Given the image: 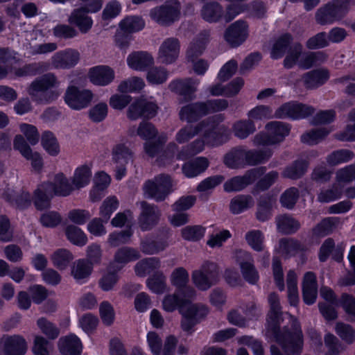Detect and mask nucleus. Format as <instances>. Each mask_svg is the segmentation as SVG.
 <instances>
[{
  "instance_id": "f257e3e1",
  "label": "nucleus",
  "mask_w": 355,
  "mask_h": 355,
  "mask_svg": "<svg viewBox=\"0 0 355 355\" xmlns=\"http://www.w3.org/2000/svg\"><path fill=\"white\" fill-rule=\"evenodd\" d=\"M270 311L268 314V331L275 338L284 354L275 345L270 347L271 355H300L303 349V334L300 323L291 317V324L279 329L282 315L279 297L275 293L268 297Z\"/></svg>"
},
{
  "instance_id": "f03ea898",
  "label": "nucleus",
  "mask_w": 355,
  "mask_h": 355,
  "mask_svg": "<svg viewBox=\"0 0 355 355\" xmlns=\"http://www.w3.org/2000/svg\"><path fill=\"white\" fill-rule=\"evenodd\" d=\"M73 189V184L62 173H58L55 175L53 182H44L38 185L34 191V205L40 210L48 209L54 196H67Z\"/></svg>"
},
{
  "instance_id": "7ed1b4c3",
  "label": "nucleus",
  "mask_w": 355,
  "mask_h": 355,
  "mask_svg": "<svg viewBox=\"0 0 355 355\" xmlns=\"http://www.w3.org/2000/svg\"><path fill=\"white\" fill-rule=\"evenodd\" d=\"M227 106V101L224 99L191 103L181 108L179 114L180 119L188 123L196 122L205 115L224 110Z\"/></svg>"
},
{
  "instance_id": "20e7f679",
  "label": "nucleus",
  "mask_w": 355,
  "mask_h": 355,
  "mask_svg": "<svg viewBox=\"0 0 355 355\" xmlns=\"http://www.w3.org/2000/svg\"><path fill=\"white\" fill-rule=\"evenodd\" d=\"M288 125L281 121H271L266 124V132L257 134L252 142L254 146H270L282 142L289 134Z\"/></svg>"
},
{
  "instance_id": "39448f33",
  "label": "nucleus",
  "mask_w": 355,
  "mask_h": 355,
  "mask_svg": "<svg viewBox=\"0 0 355 355\" xmlns=\"http://www.w3.org/2000/svg\"><path fill=\"white\" fill-rule=\"evenodd\" d=\"M325 60L322 52L318 53H302L301 45H295L293 49H290L284 60V66L287 68L292 67L297 64L300 67L309 69L318 62Z\"/></svg>"
},
{
  "instance_id": "423d86ee",
  "label": "nucleus",
  "mask_w": 355,
  "mask_h": 355,
  "mask_svg": "<svg viewBox=\"0 0 355 355\" xmlns=\"http://www.w3.org/2000/svg\"><path fill=\"white\" fill-rule=\"evenodd\" d=\"M354 4L351 0H334L331 3L320 8L316 13V20L321 24L332 23L341 17Z\"/></svg>"
},
{
  "instance_id": "0eeeda50",
  "label": "nucleus",
  "mask_w": 355,
  "mask_h": 355,
  "mask_svg": "<svg viewBox=\"0 0 355 355\" xmlns=\"http://www.w3.org/2000/svg\"><path fill=\"white\" fill-rule=\"evenodd\" d=\"M208 38L207 33L200 34L190 44L187 51V58L193 63V71L198 75H203L209 68L207 61L202 59L195 61V58L200 55L205 49Z\"/></svg>"
},
{
  "instance_id": "6e6552de",
  "label": "nucleus",
  "mask_w": 355,
  "mask_h": 355,
  "mask_svg": "<svg viewBox=\"0 0 355 355\" xmlns=\"http://www.w3.org/2000/svg\"><path fill=\"white\" fill-rule=\"evenodd\" d=\"M173 183L168 175L160 174L144 184L145 193L157 201H162L172 191Z\"/></svg>"
},
{
  "instance_id": "1a4fd4ad",
  "label": "nucleus",
  "mask_w": 355,
  "mask_h": 355,
  "mask_svg": "<svg viewBox=\"0 0 355 355\" xmlns=\"http://www.w3.org/2000/svg\"><path fill=\"white\" fill-rule=\"evenodd\" d=\"M202 121H207L205 129L201 132L207 145L217 146L228 140L230 132L225 125L216 124L214 119L211 118Z\"/></svg>"
},
{
  "instance_id": "9d476101",
  "label": "nucleus",
  "mask_w": 355,
  "mask_h": 355,
  "mask_svg": "<svg viewBox=\"0 0 355 355\" xmlns=\"http://www.w3.org/2000/svg\"><path fill=\"white\" fill-rule=\"evenodd\" d=\"M265 171V167L250 169L243 175L235 176L226 181L223 184L224 190L226 192L240 191L252 184Z\"/></svg>"
},
{
  "instance_id": "9b49d317",
  "label": "nucleus",
  "mask_w": 355,
  "mask_h": 355,
  "mask_svg": "<svg viewBox=\"0 0 355 355\" xmlns=\"http://www.w3.org/2000/svg\"><path fill=\"white\" fill-rule=\"evenodd\" d=\"M180 13V3L175 0H171L164 6L152 9L150 16L159 24H168L176 20Z\"/></svg>"
},
{
  "instance_id": "f8f14e48",
  "label": "nucleus",
  "mask_w": 355,
  "mask_h": 355,
  "mask_svg": "<svg viewBox=\"0 0 355 355\" xmlns=\"http://www.w3.org/2000/svg\"><path fill=\"white\" fill-rule=\"evenodd\" d=\"M314 112V109L297 102H290L284 104L279 107L275 114V117L279 119L290 118L293 119H299L307 117Z\"/></svg>"
},
{
  "instance_id": "ddd939ff",
  "label": "nucleus",
  "mask_w": 355,
  "mask_h": 355,
  "mask_svg": "<svg viewBox=\"0 0 355 355\" xmlns=\"http://www.w3.org/2000/svg\"><path fill=\"white\" fill-rule=\"evenodd\" d=\"M141 212L138 218V225L142 231H148L157 225L161 211L159 208L146 201L140 202Z\"/></svg>"
},
{
  "instance_id": "4468645a",
  "label": "nucleus",
  "mask_w": 355,
  "mask_h": 355,
  "mask_svg": "<svg viewBox=\"0 0 355 355\" xmlns=\"http://www.w3.org/2000/svg\"><path fill=\"white\" fill-rule=\"evenodd\" d=\"M235 259L240 266L241 273L245 281L252 284H256L259 276L254 266V259L251 254L246 251L238 250L235 252Z\"/></svg>"
},
{
  "instance_id": "2eb2a0df",
  "label": "nucleus",
  "mask_w": 355,
  "mask_h": 355,
  "mask_svg": "<svg viewBox=\"0 0 355 355\" xmlns=\"http://www.w3.org/2000/svg\"><path fill=\"white\" fill-rule=\"evenodd\" d=\"M112 155L115 165V178L121 180L126 174V164L132 160V152L125 145L117 144L113 148Z\"/></svg>"
},
{
  "instance_id": "dca6fc26",
  "label": "nucleus",
  "mask_w": 355,
  "mask_h": 355,
  "mask_svg": "<svg viewBox=\"0 0 355 355\" xmlns=\"http://www.w3.org/2000/svg\"><path fill=\"white\" fill-rule=\"evenodd\" d=\"M249 34L248 25L242 20H238L232 24L224 33L225 42L232 47L242 44L248 38Z\"/></svg>"
},
{
  "instance_id": "f3484780",
  "label": "nucleus",
  "mask_w": 355,
  "mask_h": 355,
  "mask_svg": "<svg viewBox=\"0 0 355 355\" xmlns=\"http://www.w3.org/2000/svg\"><path fill=\"white\" fill-rule=\"evenodd\" d=\"M93 97L91 90H66L64 100L71 109L80 110L89 105Z\"/></svg>"
},
{
  "instance_id": "a211bd4d",
  "label": "nucleus",
  "mask_w": 355,
  "mask_h": 355,
  "mask_svg": "<svg viewBox=\"0 0 355 355\" xmlns=\"http://www.w3.org/2000/svg\"><path fill=\"white\" fill-rule=\"evenodd\" d=\"M157 110L156 104L140 98L130 105L127 111V116L131 120H137L140 117L152 118L156 114Z\"/></svg>"
},
{
  "instance_id": "6ab92c4d",
  "label": "nucleus",
  "mask_w": 355,
  "mask_h": 355,
  "mask_svg": "<svg viewBox=\"0 0 355 355\" xmlns=\"http://www.w3.org/2000/svg\"><path fill=\"white\" fill-rule=\"evenodd\" d=\"M180 48V42L177 39L168 38L159 46L157 59L163 64H172L179 55Z\"/></svg>"
},
{
  "instance_id": "aec40b11",
  "label": "nucleus",
  "mask_w": 355,
  "mask_h": 355,
  "mask_svg": "<svg viewBox=\"0 0 355 355\" xmlns=\"http://www.w3.org/2000/svg\"><path fill=\"white\" fill-rule=\"evenodd\" d=\"M88 78L97 86H106L112 83L115 76L114 71L107 65H97L89 69Z\"/></svg>"
},
{
  "instance_id": "412c9836",
  "label": "nucleus",
  "mask_w": 355,
  "mask_h": 355,
  "mask_svg": "<svg viewBox=\"0 0 355 355\" xmlns=\"http://www.w3.org/2000/svg\"><path fill=\"white\" fill-rule=\"evenodd\" d=\"M27 350V343L20 335L3 337V352L5 355H24Z\"/></svg>"
},
{
  "instance_id": "4be33fe9",
  "label": "nucleus",
  "mask_w": 355,
  "mask_h": 355,
  "mask_svg": "<svg viewBox=\"0 0 355 355\" xmlns=\"http://www.w3.org/2000/svg\"><path fill=\"white\" fill-rule=\"evenodd\" d=\"M302 295L306 304H313L318 295L316 275L313 272L304 274L302 281Z\"/></svg>"
},
{
  "instance_id": "5701e85b",
  "label": "nucleus",
  "mask_w": 355,
  "mask_h": 355,
  "mask_svg": "<svg viewBox=\"0 0 355 355\" xmlns=\"http://www.w3.org/2000/svg\"><path fill=\"white\" fill-rule=\"evenodd\" d=\"M79 58L78 51L67 49L55 53L52 58V64L57 68H70L78 63Z\"/></svg>"
},
{
  "instance_id": "b1692460",
  "label": "nucleus",
  "mask_w": 355,
  "mask_h": 355,
  "mask_svg": "<svg viewBox=\"0 0 355 355\" xmlns=\"http://www.w3.org/2000/svg\"><path fill=\"white\" fill-rule=\"evenodd\" d=\"M3 197L11 205L20 209L29 206L32 199L31 195L28 192L24 191H17L11 188H7L4 191Z\"/></svg>"
},
{
  "instance_id": "393cba45",
  "label": "nucleus",
  "mask_w": 355,
  "mask_h": 355,
  "mask_svg": "<svg viewBox=\"0 0 355 355\" xmlns=\"http://www.w3.org/2000/svg\"><path fill=\"white\" fill-rule=\"evenodd\" d=\"M59 349L62 355H80L82 343L80 340L74 334H71L60 338Z\"/></svg>"
},
{
  "instance_id": "a878e982",
  "label": "nucleus",
  "mask_w": 355,
  "mask_h": 355,
  "mask_svg": "<svg viewBox=\"0 0 355 355\" xmlns=\"http://www.w3.org/2000/svg\"><path fill=\"white\" fill-rule=\"evenodd\" d=\"M153 58L147 52L139 51L130 53L127 58L128 67L136 71H144L153 64Z\"/></svg>"
},
{
  "instance_id": "bb28decb",
  "label": "nucleus",
  "mask_w": 355,
  "mask_h": 355,
  "mask_svg": "<svg viewBox=\"0 0 355 355\" xmlns=\"http://www.w3.org/2000/svg\"><path fill=\"white\" fill-rule=\"evenodd\" d=\"M245 148L239 146L230 150L224 157V164L232 169L245 167Z\"/></svg>"
},
{
  "instance_id": "cd10ccee",
  "label": "nucleus",
  "mask_w": 355,
  "mask_h": 355,
  "mask_svg": "<svg viewBox=\"0 0 355 355\" xmlns=\"http://www.w3.org/2000/svg\"><path fill=\"white\" fill-rule=\"evenodd\" d=\"M208 166V159L204 157H198L184 163L182 170L186 177L191 178L204 172Z\"/></svg>"
},
{
  "instance_id": "c85d7f7f",
  "label": "nucleus",
  "mask_w": 355,
  "mask_h": 355,
  "mask_svg": "<svg viewBox=\"0 0 355 355\" xmlns=\"http://www.w3.org/2000/svg\"><path fill=\"white\" fill-rule=\"evenodd\" d=\"M207 125V121H200L196 125H186L180 128L175 135V141L178 144H184L201 132Z\"/></svg>"
},
{
  "instance_id": "c756f323",
  "label": "nucleus",
  "mask_w": 355,
  "mask_h": 355,
  "mask_svg": "<svg viewBox=\"0 0 355 355\" xmlns=\"http://www.w3.org/2000/svg\"><path fill=\"white\" fill-rule=\"evenodd\" d=\"M85 8L74 10L71 14L69 21L76 25L82 33H87L92 26L93 21L87 15Z\"/></svg>"
},
{
  "instance_id": "7c9ffc66",
  "label": "nucleus",
  "mask_w": 355,
  "mask_h": 355,
  "mask_svg": "<svg viewBox=\"0 0 355 355\" xmlns=\"http://www.w3.org/2000/svg\"><path fill=\"white\" fill-rule=\"evenodd\" d=\"M275 222L277 230L284 234H292L300 228V222L288 214L279 215L276 217Z\"/></svg>"
},
{
  "instance_id": "2f4dec72",
  "label": "nucleus",
  "mask_w": 355,
  "mask_h": 355,
  "mask_svg": "<svg viewBox=\"0 0 355 355\" xmlns=\"http://www.w3.org/2000/svg\"><path fill=\"white\" fill-rule=\"evenodd\" d=\"M92 270L93 266L89 261L78 259L72 266L71 275L77 282L83 283L89 278Z\"/></svg>"
},
{
  "instance_id": "473e14b6",
  "label": "nucleus",
  "mask_w": 355,
  "mask_h": 355,
  "mask_svg": "<svg viewBox=\"0 0 355 355\" xmlns=\"http://www.w3.org/2000/svg\"><path fill=\"white\" fill-rule=\"evenodd\" d=\"M141 257L139 251L134 248L124 246L119 248L114 256L116 263L122 266L132 261H137Z\"/></svg>"
},
{
  "instance_id": "72a5a7b5",
  "label": "nucleus",
  "mask_w": 355,
  "mask_h": 355,
  "mask_svg": "<svg viewBox=\"0 0 355 355\" xmlns=\"http://www.w3.org/2000/svg\"><path fill=\"white\" fill-rule=\"evenodd\" d=\"M245 166H256L266 162L272 155L270 149L264 150H246L245 148Z\"/></svg>"
},
{
  "instance_id": "f704fd0d",
  "label": "nucleus",
  "mask_w": 355,
  "mask_h": 355,
  "mask_svg": "<svg viewBox=\"0 0 355 355\" xmlns=\"http://www.w3.org/2000/svg\"><path fill=\"white\" fill-rule=\"evenodd\" d=\"M168 246L166 241L163 240L155 241L149 236L141 240L140 250L145 254H155L164 250Z\"/></svg>"
},
{
  "instance_id": "c9c22d12",
  "label": "nucleus",
  "mask_w": 355,
  "mask_h": 355,
  "mask_svg": "<svg viewBox=\"0 0 355 355\" xmlns=\"http://www.w3.org/2000/svg\"><path fill=\"white\" fill-rule=\"evenodd\" d=\"M307 167L308 163L305 160H296L284 168L282 176L292 180L299 179L305 174Z\"/></svg>"
},
{
  "instance_id": "e433bc0d",
  "label": "nucleus",
  "mask_w": 355,
  "mask_h": 355,
  "mask_svg": "<svg viewBox=\"0 0 355 355\" xmlns=\"http://www.w3.org/2000/svg\"><path fill=\"white\" fill-rule=\"evenodd\" d=\"M160 267V260L157 257L144 259L135 266V271L137 276L145 277L153 270Z\"/></svg>"
},
{
  "instance_id": "4c0bfd02",
  "label": "nucleus",
  "mask_w": 355,
  "mask_h": 355,
  "mask_svg": "<svg viewBox=\"0 0 355 355\" xmlns=\"http://www.w3.org/2000/svg\"><path fill=\"white\" fill-rule=\"evenodd\" d=\"M92 177V171L89 166L86 165L77 168L74 172L72 184L74 189H79L87 186Z\"/></svg>"
},
{
  "instance_id": "58836bf2",
  "label": "nucleus",
  "mask_w": 355,
  "mask_h": 355,
  "mask_svg": "<svg viewBox=\"0 0 355 355\" xmlns=\"http://www.w3.org/2000/svg\"><path fill=\"white\" fill-rule=\"evenodd\" d=\"M205 144L206 141L202 136V138L195 139L182 148L181 151L176 155L177 159H184L189 156H192L200 153L204 150Z\"/></svg>"
},
{
  "instance_id": "ea45409f",
  "label": "nucleus",
  "mask_w": 355,
  "mask_h": 355,
  "mask_svg": "<svg viewBox=\"0 0 355 355\" xmlns=\"http://www.w3.org/2000/svg\"><path fill=\"white\" fill-rule=\"evenodd\" d=\"M234 135L244 139L256 130L255 125L252 120H240L236 121L232 127Z\"/></svg>"
},
{
  "instance_id": "a19ab883",
  "label": "nucleus",
  "mask_w": 355,
  "mask_h": 355,
  "mask_svg": "<svg viewBox=\"0 0 355 355\" xmlns=\"http://www.w3.org/2000/svg\"><path fill=\"white\" fill-rule=\"evenodd\" d=\"M253 205L254 201L250 196L239 195L231 200L230 208L234 214H239Z\"/></svg>"
},
{
  "instance_id": "79ce46f5",
  "label": "nucleus",
  "mask_w": 355,
  "mask_h": 355,
  "mask_svg": "<svg viewBox=\"0 0 355 355\" xmlns=\"http://www.w3.org/2000/svg\"><path fill=\"white\" fill-rule=\"evenodd\" d=\"M288 288V298L291 306H297L299 302L298 290L297 286V275L294 270H290L286 275Z\"/></svg>"
},
{
  "instance_id": "37998d69",
  "label": "nucleus",
  "mask_w": 355,
  "mask_h": 355,
  "mask_svg": "<svg viewBox=\"0 0 355 355\" xmlns=\"http://www.w3.org/2000/svg\"><path fill=\"white\" fill-rule=\"evenodd\" d=\"M202 18L209 22H216L223 17L222 7L217 3L205 4L201 11Z\"/></svg>"
},
{
  "instance_id": "c03bdc74",
  "label": "nucleus",
  "mask_w": 355,
  "mask_h": 355,
  "mask_svg": "<svg viewBox=\"0 0 355 355\" xmlns=\"http://www.w3.org/2000/svg\"><path fill=\"white\" fill-rule=\"evenodd\" d=\"M65 234L68 240L74 245L83 246L87 242V237L86 234L80 228L73 225L67 226L65 229Z\"/></svg>"
},
{
  "instance_id": "a18cd8bd",
  "label": "nucleus",
  "mask_w": 355,
  "mask_h": 355,
  "mask_svg": "<svg viewBox=\"0 0 355 355\" xmlns=\"http://www.w3.org/2000/svg\"><path fill=\"white\" fill-rule=\"evenodd\" d=\"M119 279V277L117 272L110 267L107 271L99 279L98 286L103 291H112L117 284Z\"/></svg>"
},
{
  "instance_id": "49530a36",
  "label": "nucleus",
  "mask_w": 355,
  "mask_h": 355,
  "mask_svg": "<svg viewBox=\"0 0 355 355\" xmlns=\"http://www.w3.org/2000/svg\"><path fill=\"white\" fill-rule=\"evenodd\" d=\"M72 254L66 249H59L52 255L53 265L60 270L65 269L73 260Z\"/></svg>"
},
{
  "instance_id": "de8ad7c7",
  "label": "nucleus",
  "mask_w": 355,
  "mask_h": 355,
  "mask_svg": "<svg viewBox=\"0 0 355 355\" xmlns=\"http://www.w3.org/2000/svg\"><path fill=\"white\" fill-rule=\"evenodd\" d=\"M208 309L203 304H194L189 305L182 310V315L191 317L198 323L208 314Z\"/></svg>"
},
{
  "instance_id": "09e8293b",
  "label": "nucleus",
  "mask_w": 355,
  "mask_h": 355,
  "mask_svg": "<svg viewBox=\"0 0 355 355\" xmlns=\"http://www.w3.org/2000/svg\"><path fill=\"white\" fill-rule=\"evenodd\" d=\"M32 100L37 103H49L59 96L56 90H31L29 93Z\"/></svg>"
},
{
  "instance_id": "8fccbe9b",
  "label": "nucleus",
  "mask_w": 355,
  "mask_h": 355,
  "mask_svg": "<svg viewBox=\"0 0 355 355\" xmlns=\"http://www.w3.org/2000/svg\"><path fill=\"white\" fill-rule=\"evenodd\" d=\"M166 279L162 272H157L147 279V286L153 293H162L166 288Z\"/></svg>"
},
{
  "instance_id": "3c124183",
  "label": "nucleus",
  "mask_w": 355,
  "mask_h": 355,
  "mask_svg": "<svg viewBox=\"0 0 355 355\" xmlns=\"http://www.w3.org/2000/svg\"><path fill=\"white\" fill-rule=\"evenodd\" d=\"M273 200L269 196H262L258 204L257 218L260 221H266L271 216Z\"/></svg>"
},
{
  "instance_id": "603ef678",
  "label": "nucleus",
  "mask_w": 355,
  "mask_h": 355,
  "mask_svg": "<svg viewBox=\"0 0 355 355\" xmlns=\"http://www.w3.org/2000/svg\"><path fill=\"white\" fill-rule=\"evenodd\" d=\"M119 202L116 197L110 196L103 202L100 207V216L105 223H107L112 213L118 208Z\"/></svg>"
},
{
  "instance_id": "864d4df0",
  "label": "nucleus",
  "mask_w": 355,
  "mask_h": 355,
  "mask_svg": "<svg viewBox=\"0 0 355 355\" xmlns=\"http://www.w3.org/2000/svg\"><path fill=\"white\" fill-rule=\"evenodd\" d=\"M189 281V275L188 271L183 267H178L175 268L171 275V284L176 288V289L187 284Z\"/></svg>"
},
{
  "instance_id": "5fc2aeb1",
  "label": "nucleus",
  "mask_w": 355,
  "mask_h": 355,
  "mask_svg": "<svg viewBox=\"0 0 355 355\" xmlns=\"http://www.w3.org/2000/svg\"><path fill=\"white\" fill-rule=\"evenodd\" d=\"M42 145L46 151L52 156L59 153L60 148L54 135L49 131L44 132L42 135Z\"/></svg>"
},
{
  "instance_id": "6e6d98bb",
  "label": "nucleus",
  "mask_w": 355,
  "mask_h": 355,
  "mask_svg": "<svg viewBox=\"0 0 355 355\" xmlns=\"http://www.w3.org/2000/svg\"><path fill=\"white\" fill-rule=\"evenodd\" d=\"M336 218H326L313 229V234L316 236L321 237L328 235L336 228Z\"/></svg>"
},
{
  "instance_id": "4d7b16f0",
  "label": "nucleus",
  "mask_w": 355,
  "mask_h": 355,
  "mask_svg": "<svg viewBox=\"0 0 355 355\" xmlns=\"http://www.w3.org/2000/svg\"><path fill=\"white\" fill-rule=\"evenodd\" d=\"M329 132L325 128L313 129L301 137V141L310 145H314L322 141Z\"/></svg>"
},
{
  "instance_id": "13d9d810",
  "label": "nucleus",
  "mask_w": 355,
  "mask_h": 355,
  "mask_svg": "<svg viewBox=\"0 0 355 355\" xmlns=\"http://www.w3.org/2000/svg\"><path fill=\"white\" fill-rule=\"evenodd\" d=\"M291 40V36L286 34L275 41L272 45L270 51L271 57L273 59L281 58L287 49Z\"/></svg>"
},
{
  "instance_id": "bf43d9fd",
  "label": "nucleus",
  "mask_w": 355,
  "mask_h": 355,
  "mask_svg": "<svg viewBox=\"0 0 355 355\" xmlns=\"http://www.w3.org/2000/svg\"><path fill=\"white\" fill-rule=\"evenodd\" d=\"M144 20L138 17H129L120 23V30L124 33H133L141 30L144 27Z\"/></svg>"
},
{
  "instance_id": "052dcab7",
  "label": "nucleus",
  "mask_w": 355,
  "mask_h": 355,
  "mask_svg": "<svg viewBox=\"0 0 355 355\" xmlns=\"http://www.w3.org/2000/svg\"><path fill=\"white\" fill-rule=\"evenodd\" d=\"M353 157V152L349 150L342 149L329 155L327 157V162L329 165L336 166L350 161Z\"/></svg>"
},
{
  "instance_id": "680f3d73",
  "label": "nucleus",
  "mask_w": 355,
  "mask_h": 355,
  "mask_svg": "<svg viewBox=\"0 0 355 355\" xmlns=\"http://www.w3.org/2000/svg\"><path fill=\"white\" fill-rule=\"evenodd\" d=\"M132 236V230L129 229L119 232H114L109 234L107 243L110 246L115 248L129 242Z\"/></svg>"
},
{
  "instance_id": "e2e57ef3",
  "label": "nucleus",
  "mask_w": 355,
  "mask_h": 355,
  "mask_svg": "<svg viewBox=\"0 0 355 355\" xmlns=\"http://www.w3.org/2000/svg\"><path fill=\"white\" fill-rule=\"evenodd\" d=\"M245 240L248 244L258 252L264 250V236L260 230H252L246 233Z\"/></svg>"
},
{
  "instance_id": "0e129e2a",
  "label": "nucleus",
  "mask_w": 355,
  "mask_h": 355,
  "mask_svg": "<svg viewBox=\"0 0 355 355\" xmlns=\"http://www.w3.org/2000/svg\"><path fill=\"white\" fill-rule=\"evenodd\" d=\"M329 78V72L327 69H320L307 73L303 77V81L311 85H318Z\"/></svg>"
},
{
  "instance_id": "69168bd1",
  "label": "nucleus",
  "mask_w": 355,
  "mask_h": 355,
  "mask_svg": "<svg viewBox=\"0 0 355 355\" xmlns=\"http://www.w3.org/2000/svg\"><path fill=\"white\" fill-rule=\"evenodd\" d=\"M301 248L300 243L293 239H281L279 241V251L286 255L295 254Z\"/></svg>"
},
{
  "instance_id": "338daca9",
  "label": "nucleus",
  "mask_w": 355,
  "mask_h": 355,
  "mask_svg": "<svg viewBox=\"0 0 355 355\" xmlns=\"http://www.w3.org/2000/svg\"><path fill=\"white\" fill-rule=\"evenodd\" d=\"M53 345L42 336H36L34 340L33 352L34 355H49Z\"/></svg>"
},
{
  "instance_id": "774afa93",
  "label": "nucleus",
  "mask_w": 355,
  "mask_h": 355,
  "mask_svg": "<svg viewBox=\"0 0 355 355\" xmlns=\"http://www.w3.org/2000/svg\"><path fill=\"white\" fill-rule=\"evenodd\" d=\"M347 258L353 272L340 279V285L345 286L355 284V245L351 247Z\"/></svg>"
}]
</instances>
